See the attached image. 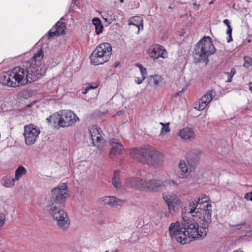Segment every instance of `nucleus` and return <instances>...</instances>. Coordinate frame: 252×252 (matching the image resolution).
Instances as JSON below:
<instances>
[{"label":"nucleus","mask_w":252,"mask_h":252,"mask_svg":"<svg viewBox=\"0 0 252 252\" xmlns=\"http://www.w3.org/2000/svg\"><path fill=\"white\" fill-rule=\"evenodd\" d=\"M58 35H59V34L57 32L56 30L54 32H52L51 31H49L48 32V38H50L53 36H55Z\"/></svg>","instance_id":"f704fd0d"},{"label":"nucleus","mask_w":252,"mask_h":252,"mask_svg":"<svg viewBox=\"0 0 252 252\" xmlns=\"http://www.w3.org/2000/svg\"><path fill=\"white\" fill-rule=\"evenodd\" d=\"M64 20L63 17H62L60 21H59L56 24V28L57 32L58 33V34H63L65 32V24L62 21Z\"/></svg>","instance_id":"bb28decb"},{"label":"nucleus","mask_w":252,"mask_h":252,"mask_svg":"<svg viewBox=\"0 0 252 252\" xmlns=\"http://www.w3.org/2000/svg\"><path fill=\"white\" fill-rule=\"evenodd\" d=\"M137 66L139 68L140 70L141 77H143V79H145L147 75V69L146 68L144 67L142 65L138 64Z\"/></svg>","instance_id":"7c9ffc66"},{"label":"nucleus","mask_w":252,"mask_h":252,"mask_svg":"<svg viewBox=\"0 0 252 252\" xmlns=\"http://www.w3.org/2000/svg\"><path fill=\"white\" fill-rule=\"evenodd\" d=\"M227 75V80L226 81V82H231L232 81V78L233 76H231L228 72L226 73Z\"/></svg>","instance_id":"4c0bfd02"},{"label":"nucleus","mask_w":252,"mask_h":252,"mask_svg":"<svg viewBox=\"0 0 252 252\" xmlns=\"http://www.w3.org/2000/svg\"><path fill=\"white\" fill-rule=\"evenodd\" d=\"M100 203L104 205H108L112 208H117L121 206L124 203V201L114 196H107L100 198L99 199Z\"/></svg>","instance_id":"2eb2a0df"},{"label":"nucleus","mask_w":252,"mask_h":252,"mask_svg":"<svg viewBox=\"0 0 252 252\" xmlns=\"http://www.w3.org/2000/svg\"><path fill=\"white\" fill-rule=\"evenodd\" d=\"M192 170L189 161L181 160L178 164V176L180 178H186Z\"/></svg>","instance_id":"4468645a"},{"label":"nucleus","mask_w":252,"mask_h":252,"mask_svg":"<svg viewBox=\"0 0 252 252\" xmlns=\"http://www.w3.org/2000/svg\"><path fill=\"white\" fill-rule=\"evenodd\" d=\"M223 22L227 26V28L231 26L230 25L229 20L228 19H224L223 20Z\"/></svg>","instance_id":"58836bf2"},{"label":"nucleus","mask_w":252,"mask_h":252,"mask_svg":"<svg viewBox=\"0 0 252 252\" xmlns=\"http://www.w3.org/2000/svg\"><path fill=\"white\" fill-rule=\"evenodd\" d=\"M15 182L16 180H14V178L6 176L2 179L1 184L6 188H11L14 186Z\"/></svg>","instance_id":"a878e982"},{"label":"nucleus","mask_w":252,"mask_h":252,"mask_svg":"<svg viewBox=\"0 0 252 252\" xmlns=\"http://www.w3.org/2000/svg\"><path fill=\"white\" fill-rule=\"evenodd\" d=\"M6 221V217L4 214H0V231L2 229V226Z\"/></svg>","instance_id":"72a5a7b5"},{"label":"nucleus","mask_w":252,"mask_h":252,"mask_svg":"<svg viewBox=\"0 0 252 252\" xmlns=\"http://www.w3.org/2000/svg\"><path fill=\"white\" fill-rule=\"evenodd\" d=\"M92 143L97 149L101 150L104 146L105 140L102 137L103 132L96 125H94L89 129Z\"/></svg>","instance_id":"1a4fd4ad"},{"label":"nucleus","mask_w":252,"mask_h":252,"mask_svg":"<svg viewBox=\"0 0 252 252\" xmlns=\"http://www.w3.org/2000/svg\"><path fill=\"white\" fill-rule=\"evenodd\" d=\"M182 91H183V90L181 91H179V92H178L176 94V96H178V95H180V94L182 93Z\"/></svg>","instance_id":"de8ad7c7"},{"label":"nucleus","mask_w":252,"mask_h":252,"mask_svg":"<svg viewBox=\"0 0 252 252\" xmlns=\"http://www.w3.org/2000/svg\"><path fill=\"white\" fill-rule=\"evenodd\" d=\"M208 228L199 227L197 220L192 218V220H184L181 223L178 221L171 223L169 227V235L182 244H185L195 239H202L206 237Z\"/></svg>","instance_id":"7ed1b4c3"},{"label":"nucleus","mask_w":252,"mask_h":252,"mask_svg":"<svg viewBox=\"0 0 252 252\" xmlns=\"http://www.w3.org/2000/svg\"><path fill=\"white\" fill-rule=\"evenodd\" d=\"M96 48L93 51L90 56V60L92 64L94 65L102 64L107 62L105 56H102Z\"/></svg>","instance_id":"f3484780"},{"label":"nucleus","mask_w":252,"mask_h":252,"mask_svg":"<svg viewBox=\"0 0 252 252\" xmlns=\"http://www.w3.org/2000/svg\"><path fill=\"white\" fill-rule=\"evenodd\" d=\"M245 199L247 200H250L252 202V193L251 192H247L244 196Z\"/></svg>","instance_id":"c9c22d12"},{"label":"nucleus","mask_w":252,"mask_h":252,"mask_svg":"<svg viewBox=\"0 0 252 252\" xmlns=\"http://www.w3.org/2000/svg\"><path fill=\"white\" fill-rule=\"evenodd\" d=\"M251 192V193H252V190Z\"/></svg>","instance_id":"603ef678"},{"label":"nucleus","mask_w":252,"mask_h":252,"mask_svg":"<svg viewBox=\"0 0 252 252\" xmlns=\"http://www.w3.org/2000/svg\"><path fill=\"white\" fill-rule=\"evenodd\" d=\"M98 86V85L96 84L95 85V86L93 85H92V84H90L89 85V86H88L87 87L89 89V90H91V89H95L96 88H97Z\"/></svg>","instance_id":"79ce46f5"},{"label":"nucleus","mask_w":252,"mask_h":252,"mask_svg":"<svg viewBox=\"0 0 252 252\" xmlns=\"http://www.w3.org/2000/svg\"><path fill=\"white\" fill-rule=\"evenodd\" d=\"M232 28H231V27L230 26L229 27H227L226 34L228 35V37L227 38V41L228 43L231 42L232 40Z\"/></svg>","instance_id":"473e14b6"},{"label":"nucleus","mask_w":252,"mask_h":252,"mask_svg":"<svg viewBox=\"0 0 252 252\" xmlns=\"http://www.w3.org/2000/svg\"><path fill=\"white\" fill-rule=\"evenodd\" d=\"M235 73L236 70L234 68H231L230 72L229 73L231 76H233Z\"/></svg>","instance_id":"37998d69"},{"label":"nucleus","mask_w":252,"mask_h":252,"mask_svg":"<svg viewBox=\"0 0 252 252\" xmlns=\"http://www.w3.org/2000/svg\"><path fill=\"white\" fill-rule=\"evenodd\" d=\"M112 183L113 187L117 189H121L122 187V182L120 179V171H116L112 179Z\"/></svg>","instance_id":"4be33fe9"},{"label":"nucleus","mask_w":252,"mask_h":252,"mask_svg":"<svg viewBox=\"0 0 252 252\" xmlns=\"http://www.w3.org/2000/svg\"><path fill=\"white\" fill-rule=\"evenodd\" d=\"M54 83H55L56 86H57V84H58L57 80H51L48 82V85L51 86V85L53 84Z\"/></svg>","instance_id":"ea45409f"},{"label":"nucleus","mask_w":252,"mask_h":252,"mask_svg":"<svg viewBox=\"0 0 252 252\" xmlns=\"http://www.w3.org/2000/svg\"><path fill=\"white\" fill-rule=\"evenodd\" d=\"M177 135L185 141H191L194 139L195 136L193 128L187 127L181 129Z\"/></svg>","instance_id":"a211bd4d"},{"label":"nucleus","mask_w":252,"mask_h":252,"mask_svg":"<svg viewBox=\"0 0 252 252\" xmlns=\"http://www.w3.org/2000/svg\"><path fill=\"white\" fill-rule=\"evenodd\" d=\"M109 144L111 147L109 154L111 158H116L122 153L124 147L119 140L112 138L109 140Z\"/></svg>","instance_id":"dca6fc26"},{"label":"nucleus","mask_w":252,"mask_h":252,"mask_svg":"<svg viewBox=\"0 0 252 252\" xmlns=\"http://www.w3.org/2000/svg\"><path fill=\"white\" fill-rule=\"evenodd\" d=\"M27 172L26 168L23 166H19L15 171L14 180L18 181L21 177Z\"/></svg>","instance_id":"c85d7f7f"},{"label":"nucleus","mask_w":252,"mask_h":252,"mask_svg":"<svg viewBox=\"0 0 252 252\" xmlns=\"http://www.w3.org/2000/svg\"><path fill=\"white\" fill-rule=\"evenodd\" d=\"M67 186L63 184L51 190V196L46 206L50 215L57 221L59 227L63 231L68 228L69 219L67 213L62 208L65 206L66 199L69 197L67 190Z\"/></svg>","instance_id":"f03ea898"},{"label":"nucleus","mask_w":252,"mask_h":252,"mask_svg":"<svg viewBox=\"0 0 252 252\" xmlns=\"http://www.w3.org/2000/svg\"><path fill=\"white\" fill-rule=\"evenodd\" d=\"M160 125L162 126V127L161 128L160 132L159 134V136H163L165 135L167 133H169L170 131L169 126V123H167L166 124H164L162 122H160L159 123Z\"/></svg>","instance_id":"c756f323"},{"label":"nucleus","mask_w":252,"mask_h":252,"mask_svg":"<svg viewBox=\"0 0 252 252\" xmlns=\"http://www.w3.org/2000/svg\"><path fill=\"white\" fill-rule=\"evenodd\" d=\"M142 21L143 20L141 17L139 16H135L129 19L128 25L135 26L138 28V32H139L140 30V26H141L143 27Z\"/></svg>","instance_id":"393cba45"},{"label":"nucleus","mask_w":252,"mask_h":252,"mask_svg":"<svg viewBox=\"0 0 252 252\" xmlns=\"http://www.w3.org/2000/svg\"><path fill=\"white\" fill-rule=\"evenodd\" d=\"M129 154L134 160L155 168L161 167L164 161V155L154 147L149 145L130 149Z\"/></svg>","instance_id":"20e7f679"},{"label":"nucleus","mask_w":252,"mask_h":252,"mask_svg":"<svg viewBox=\"0 0 252 252\" xmlns=\"http://www.w3.org/2000/svg\"><path fill=\"white\" fill-rule=\"evenodd\" d=\"M144 79H143V77L141 78L136 77L135 78V82L137 84H140Z\"/></svg>","instance_id":"e433bc0d"},{"label":"nucleus","mask_w":252,"mask_h":252,"mask_svg":"<svg viewBox=\"0 0 252 252\" xmlns=\"http://www.w3.org/2000/svg\"><path fill=\"white\" fill-rule=\"evenodd\" d=\"M194 5H196V2H195L194 4H193Z\"/></svg>","instance_id":"3c124183"},{"label":"nucleus","mask_w":252,"mask_h":252,"mask_svg":"<svg viewBox=\"0 0 252 252\" xmlns=\"http://www.w3.org/2000/svg\"><path fill=\"white\" fill-rule=\"evenodd\" d=\"M47 122L53 125L54 126H60V122H61V111L54 113L50 117L46 119Z\"/></svg>","instance_id":"412c9836"},{"label":"nucleus","mask_w":252,"mask_h":252,"mask_svg":"<svg viewBox=\"0 0 252 252\" xmlns=\"http://www.w3.org/2000/svg\"><path fill=\"white\" fill-rule=\"evenodd\" d=\"M208 197H199L197 200L192 201L189 205L184 208L185 213L191 215L197 221H203V226H208L211 222L212 205L208 203Z\"/></svg>","instance_id":"39448f33"},{"label":"nucleus","mask_w":252,"mask_h":252,"mask_svg":"<svg viewBox=\"0 0 252 252\" xmlns=\"http://www.w3.org/2000/svg\"><path fill=\"white\" fill-rule=\"evenodd\" d=\"M249 89L251 92L252 93V82L249 84Z\"/></svg>","instance_id":"49530a36"},{"label":"nucleus","mask_w":252,"mask_h":252,"mask_svg":"<svg viewBox=\"0 0 252 252\" xmlns=\"http://www.w3.org/2000/svg\"><path fill=\"white\" fill-rule=\"evenodd\" d=\"M233 252H243V251H241L237 250V251H234Z\"/></svg>","instance_id":"09e8293b"},{"label":"nucleus","mask_w":252,"mask_h":252,"mask_svg":"<svg viewBox=\"0 0 252 252\" xmlns=\"http://www.w3.org/2000/svg\"><path fill=\"white\" fill-rule=\"evenodd\" d=\"M232 227L235 228L236 229H240L242 228L243 227L244 228H248L249 226L246 224L245 222H242L240 223H238L237 224H233L231 225Z\"/></svg>","instance_id":"2f4dec72"},{"label":"nucleus","mask_w":252,"mask_h":252,"mask_svg":"<svg viewBox=\"0 0 252 252\" xmlns=\"http://www.w3.org/2000/svg\"><path fill=\"white\" fill-rule=\"evenodd\" d=\"M124 0H120V1L121 2H124Z\"/></svg>","instance_id":"8fccbe9b"},{"label":"nucleus","mask_w":252,"mask_h":252,"mask_svg":"<svg viewBox=\"0 0 252 252\" xmlns=\"http://www.w3.org/2000/svg\"><path fill=\"white\" fill-rule=\"evenodd\" d=\"M43 57L44 51L40 48L35 52L26 72L20 66L3 72L0 74V83L8 87H15L36 80L46 71V67L42 61Z\"/></svg>","instance_id":"f257e3e1"},{"label":"nucleus","mask_w":252,"mask_h":252,"mask_svg":"<svg viewBox=\"0 0 252 252\" xmlns=\"http://www.w3.org/2000/svg\"><path fill=\"white\" fill-rule=\"evenodd\" d=\"M151 58L156 60L159 57L165 59L167 57V53L164 48L158 44L151 46L147 51Z\"/></svg>","instance_id":"f8f14e48"},{"label":"nucleus","mask_w":252,"mask_h":252,"mask_svg":"<svg viewBox=\"0 0 252 252\" xmlns=\"http://www.w3.org/2000/svg\"><path fill=\"white\" fill-rule=\"evenodd\" d=\"M182 206V202L179 198L176 200L173 203H171L168 205V209L169 212L173 214L176 212L179 211Z\"/></svg>","instance_id":"5701e85b"},{"label":"nucleus","mask_w":252,"mask_h":252,"mask_svg":"<svg viewBox=\"0 0 252 252\" xmlns=\"http://www.w3.org/2000/svg\"><path fill=\"white\" fill-rule=\"evenodd\" d=\"M106 252H107V251Z\"/></svg>","instance_id":"864d4df0"},{"label":"nucleus","mask_w":252,"mask_h":252,"mask_svg":"<svg viewBox=\"0 0 252 252\" xmlns=\"http://www.w3.org/2000/svg\"><path fill=\"white\" fill-rule=\"evenodd\" d=\"M61 122H60V127H69L79 121V118L70 110L61 111Z\"/></svg>","instance_id":"9b49d317"},{"label":"nucleus","mask_w":252,"mask_h":252,"mask_svg":"<svg viewBox=\"0 0 252 252\" xmlns=\"http://www.w3.org/2000/svg\"><path fill=\"white\" fill-rule=\"evenodd\" d=\"M137 175L136 177L130 176L126 178L125 186L139 191L153 192V174L143 170Z\"/></svg>","instance_id":"423d86ee"},{"label":"nucleus","mask_w":252,"mask_h":252,"mask_svg":"<svg viewBox=\"0 0 252 252\" xmlns=\"http://www.w3.org/2000/svg\"><path fill=\"white\" fill-rule=\"evenodd\" d=\"M149 84L154 87L161 86L163 83V78L162 76L154 74L148 77Z\"/></svg>","instance_id":"aec40b11"},{"label":"nucleus","mask_w":252,"mask_h":252,"mask_svg":"<svg viewBox=\"0 0 252 252\" xmlns=\"http://www.w3.org/2000/svg\"><path fill=\"white\" fill-rule=\"evenodd\" d=\"M103 19L105 21V22H108V24H111L113 21V20L111 18L110 19H108L107 18H103Z\"/></svg>","instance_id":"a19ab883"},{"label":"nucleus","mask_w":252,"mask_h":252,"mask_svg":"<svg viewBox=\"0 0 252 252\" xmlns=\"http://www.w3.org/2000/svg\"><path fill=\"white\" fill-rule=\"evenodd\" d=\"M216 94L214 90L210 91L206 94L204 95L195 104L194 108L199 111L204 110L213 98V96Z\"/></svg>","instance_id":"ddd939ff"},{"label":"nucleus","mask_w":252,"mask_h":252,"mask_svg":"<svg viewBox=\"0 0 252 252\" xmlns=\"http://www.w3.org/2000/svg\"><path fill=\"white\" fill-rule=\"evenodd\" d=\"M162 198L168 206L169 204L173 203V202L179 198L173 192H167L162 194Z\"/></svg>","instance_id":"b1692460"},{"label":"nucleus","mask_w":252,"mask_h":252,"mask_svg":"<svg viewBox=\"0 0 252 252\" xmlns=\"http://www.w3.org/2000/svg\"><path fill=\"white\" fill-rule=\"evenodd\" d=\"M246 236H250L251 235H252V231L250 230L249 231H248L246 233V234H245Z\"/></svg>","instance_id":"c03bdc74"},{"label":"nucleus","mask_w":252,"mask_h":252,"mask_svg":"<svg viewBox=\"0 0 252 252\" xmlns=\"http://www.w3.org/2000/svg\"><path fill=\"white\" fill-rule=\"evenodd\" d=\"M89 90H90L87 87L86 88V89H85V91L84 92H82V93L84 94H87L88 92V91Z\"/></svg>","instance_id":"a18cd8bd"},{"label":"nucleus","mask_w":252,"mask_h":252,"mask_svg":"<svg viewBox=\"0 0 252 252\" xmlns=\"http://www.w3.org/2000/svg\"><path fill=\"white\" fill-rule=\"evenodd\" d=\"M216 51L215 48L212 42L210 36H204L196 44L193 58L195 62H200L208 60V57Z\"/></svg>","instance_id":"0eeeda50"},{"label":"nucleus","mask_w":252,"mask_h":252,"mask_svg":"<svg viewBox=\"0 0 252 252\" xmlns=\"http://www.w3.org/2000/svg\"><path fill=\"white\" fill-rule=\"evenodd\" d=\"M169 175L165 173L163 175V177L158 179L153 178V192H160L167 188H177L180 184V181L172 179H166Z\"/></svg>","instance_id":"6e6552de"},{"label":"nucleus","mask_w":252,"mask_h":252,"mask_svg":"<svg viewBox=\"0 0 252 252\" xmlns=\"http://www.w3.org/2000/svg\"><path fill=\"white\" fill-rule=\"evenodd\" d=\"M24 128V135L26 144L28 145L33 144L40 133L39 128L33 125H27Z\"/></svg>","instance_id":"9d476101"},{"label":"nucleus","mask_w":252,"mask_h":252,"mask_svg":"<svg viewBox=\"0 0 252 252\" xmlns=\"http://www.w3.org/2000/svg\"><path fill=\"white\" fill-rule=\"evenodd\" d=\"M96 48L100 54L103 56H105V59L108 61L112 54V47L111 45L108 43H104L98 45Z\"/></svg>","instance_id":"6ab92c4d"},{"label":"nucleus","mask_w":252,"mask_h":252,"mask_svg":"<svg viewBox=\"0 0 252 252\" xmlns=\"http://www.w3.org/2000/svg\"><path fill=\"white\" fill-rule=\"evenodd\" d=\"M93 23L95 26V32L97 34H99L102 32L103 28L101 25V21L99 18H94L93 19Z\"/></svg>","instance_id":"cd10ccee"}]
</instances>
